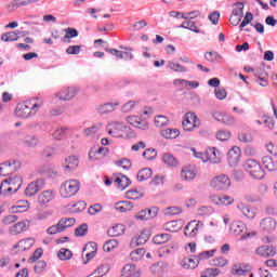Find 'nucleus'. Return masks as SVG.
<instances>
[{"label": "nucleus", "instance_id": "nucleus-1", "mask_svg": "<svg viewBox=\"0 0 277 277\" xmlns=\"http://www.w3.org/2000/svg\"><path fill=\"white\" fill-rule=\"evenodd\" d=\"M43 106L44 100L40 97L28 100L24 103L17 104L15 108V116L16 118L22 119L32 118V116H36V114H38Z\"/></svg>", "mask_w": 277, "mask_h": 277}, {"label": "nucleus", "instance_id": "nucleus-2", "mask_svg": "<svg viewBox=\"0 0 277 277\" xmlns=\"http://www.w3.org/2000/svg\"><path fill=\"white\" fill-rule=\"evenodd\" d=\"M81 189V183L79 180H67L61 185L60 194L62 198H72L77 196Z\"/></svg>", "mask_w": 277, "mask_h": 277}, {"label": "nucleus", "instance_id": "nucleus-3", "mask_svg": "<svg viewBox=\"0 0 277 277\" xmlns=\"http://www.w3.org/2000/svg\"><path fill=\"white\" fill-rule=\"evenodd\" d=\"M243 168L252 179L261 181V179L265 177V172L263 171L261 163L255 159L246 160Z\"/></svg>", "mask_w": 277, "mask_h": 277}, {"label": "nucleus", "instance_id": "nucleus-4", "mask_svg": "<svg viewBox=\"0 0 277 277\" xmlns=\"http://www.w3.org/2000/svg\"><path fill=\"white\" fill-rule=\"evenodd\" d=\"M210 186L212 189H215V192H225V189L230 187V177L226 174L215 175L210 181Z\"/></svg>", "mask_w": 277, "mask_h": 277}, {"label": "nucleus", "instance_id": "nucleus-5", "mask_svg": "<svg viewBox=\"0 0 277 277\" xmlns=\"http://www.w3.org/2000/svg\"><path fill=\"white\" fill-rule=\"evenodd\" d=\"M79 94V89L77 87H64L58 92L54 94L55 98H58V101H72L75 96Z\"/></svg>", "mask_w": 277, "mask_h": 277}, {"label": "nucleus", "instance_id": "nucleus-6", "mask_svg": "<svg viewBox=\"0 0 277 277\" xmlns=\"http://www.w3.org/2000/svg\"><path fill=\"white\" fill-rule=\"evenodd\" d=\"M243 2H236L233 5L232 14L229 16V23L234 27H237L241 23V19L243 18Z\"/></svg>", "mask_w": 277, "mask_h": 277}, {"label": "nucleus", "instance_id": "nucleus-7", "mask_svg": "<svg viewBox=\"0 0 277 277\" xmlns=\"http://www.w3.org/2000/svg\"><path fill=\"white\" fill-rule=\"evenodd\" d=\"M106 131L108 135H111L113 137H127V131H129V128L120 122H113L109 123L106 128Z\"/></svg>", "mask_w": 277, "mask_h": 277}, {"label": "nucleus", "instance_id": "nucleus-8", "mask_svg": "<svg viewBox=\"0 0 277 277\" xmlns=\"http://www.w3.org/2000/svg\"><path fill=\"white\" fill-rule=\"evenodd\" d=\"M184 131H194L200 128V120L194 113H186L182 122Z\"/></svg>", "mask_w": 277, "mask_h": 277}, {"label": "nucleus", "instance_id": "nucleus-9", "mask_svg": "<svg viewBox=\"0 0 277 277\" xmlns=\"http://www.w3.org/2000/svg\"><path fill=\"white\" fill-rule=\"evenodd\" d=\"M205 228V223L200 221H192L189 222L185 228H184V235L185 237H189L190 239H194Z\"/></svg>", "mask_w": 277, "mask_h": 277}, {"label": "nucleus", "instance_id": "nucleus-10", "mask_svg": "<svg viewBox=\"0 0 277 277\" xmlns=\"http://www.w3.org/2000/svg\"><path fill=\"white\" fill-rule=\"evenodd\" d=\"M16 168H21V162L16 160H8L0 164V176H10L13 172H16Z\"/></svg>", "mask_w": 277, "mask_h": 277}, {"label": "nucleus", "instance_id": "nucleus-11", "mask_svg": "<svg viewBox=\"0 0 277 277\" xmlns=\"http://www.w3.org/2000/svg\"><path fill=\"white\" fill-rule=\"evenodd\" d=\"M62 168L65 174H71L76 168H79V157L75 155L66 157L62 163Z\"/></svg>", "mask_w": 277, "mask_h": 277}, {"label": "nucleus", "instance_id": "nucleus-12", "mask_svg": "<svg viewBox=\"0 0 277 277\" xmlns=\"http://www.w3.org/2000/svg\"><path fill=\"white\" fill-rule=\"evenodd\" d=\"M227 161L232 168L239 166V161H241V148L234 146L227 153Z\"/></svg>", "mask_w": 277, "mask_h": 277}, {"label": "nucleus", "instance_id": "nucleus-13", "mask_svg": "<svg viewBox=\"0 0 277 277\" xmlns=\"http://www.w3.org/2000/svg\"><path fill=\"white\" fill-rule=\"evenodd\" d=\"M109 155V148L107 147H93L89 151V159L90 161H101L105 159L106 156Z\"/></svg>", "mask_w": 277, "mask_h": 277}, {"label": "nucleus", "instance_id": "nucleus-14", "mask_svg": "<svg viewBox=\"0 0 277 277\" xmlns=\"http://www.w3.org/2000/svg\"><path fill=\"white\" fill-rule=\"evenodd\" d=\"M44 187V180L43 179H38L36 181L30 182L26 189H25V196L31 197L36 196L40 189Z\"/></svg>", "mask_w": 277, "mask_h": 277}, {"label": "nucleus", "instance_id": "nucleus-15", "mask_svg": "<svg viewBox=\"0 0 277 277\" xmlns=\"http://www.w3.org/2000/svg\"><path fill=\"white\" fill-rule=\"evenodd\" d=\"M252 272V266L246 263L234 264L230 271L233 276H248Z\"/></svg>", "mask_w": 277, "mask_h": 277}, {"label": "nucleus", "instance_id": "nucleus-16", "mask_svg": "<svg viewBox=\"0 0 277 277\" xmlns=\"http://www.w3.org/2000/svg\"><path fill=\"white\" fill-rule=\"evenodd\" d=\"M142 269L137 268L135 264H126L121 269L120 277H141Z\"/></svg>", "mask_w": 277, "mask_h": 277}, {"label": "nucleus", "instance_id": "nucleus-17", "mask_svg": "<svg viewBox=\"0 0 277 277\" xmlns=\"http://www.w3.org/2000/svg\"><path fill=\"white\" fill-rule=\"evenodd\" d=\"M210 202H212V205H216L217 207H228V205H233V202H235V199L228 195H214L210 197Z\"/></svg>", "mask_w": 277, "mask_h": 277}, {"label": "nucleus", "instance_id": "nucleus-18", "mask_svg": "<svg viewBox=\"0 0 277 277\" xmlns=\"http://www.w3.org/2000/svg\"><path fill=\"white\" fill-rule=\"evenodd\" d=\"M197 174L198 171L196 170V167L186 166L182 168L180 176L183 181L192 182L196 179Z\"/></svg>", "mask_w": 277, "mask_h": 277}, {"label": "nucleus", "instance_id": "nucleus-19", "mask_svg": "<svg viewBox=\"0 0 277 277\" xmlns=\"http://www.w3.org/2000/svg\"><path fill=\"white\" fill-rule=\"evenodd\" d=\"M127 122L132 127H135V129H141V131H146V129H148V121L137 116H129Z\"/></svg>", "mask_w": 277, "mask_h": 277}, {"label": "nucleus", "instance_id": "nucleus-20", "mask_svg": "<svg viewBox=\"0 0 277 277\" xmlns=\"http://www.w3.org/2000/svg\"><path fill=\"white\" fill-rule=\"evenodd\" d=\"M213 118L214 120H216L217 122H222L223 124H235V117L226 114V113H222V111H215L213 113Z\"/></svg>", "mask_w": 277, "mask_h": 277}, {"label": "nucleus", "instance_id": "nucleus-21", "mask_svg": "<svg viewBox=\"0 0 277 277\" xmlns=\"http://www.w3.org/2000/svg\"><path fill=\"white\" fill-rule=\"evenodd\" d=\"M29 228V221H21L15 223L13 226L10 227L9 233L11 235H21V233H25Z\"/></svg>", "mask_w": 277, "mask_h": 277}, {"label": "nucleus", "instance_id": "nucleus-22", "mask_svg": "<svg viewBox=\"0 0 277 277\" xmlns=\"http://www.w3.org/2000/svg\"><path fill=\"white\" fill-rule=\"evenodd\" d=\"M114 183L117 185L118 189L121 192H124L129 185H131V180L127 176L123 175L122 173H118L115 176Z\"/></svg>", "mask_w": 277, "mask_h": 277}, {"label": "nucleus", "instance_id": "nucleus-23", "mask_svg": "<svg viewBox=\"0 0 277 277\" xmlns=\"http://www.w3.org/2000/svg\"><path fill=\"white\" fill-rule=\"evenodd\" d=\"M207 161L210 163H220L222 161V154L215 147L207 149Z\"/></svg>", "mask_w": 277, "mask_h": 277}, {"label": "nucleus", "instance_id": "nucleus-24", "mask_svg": "<svg viewBox=\"0 0 277 277\" xmlns=\"http://www.w3.org/2000/svg\"><path fill=\"white\" fill-rule=\"evenodd\" d=\"M120 105V102H108L105 104H102L97 107L98 114H111V111H116V107Z\"/></svg>", "mask_w": 277, "mask_h": 277}, {"label": "nucleus", "instance_id": "nucleus-25", "mask_svg": "<svg viewBox=\"0 0 277 277\" xmlns=\"http://www.w3.org/2000/svg\"><path fill=\"white\" fill-rule=\"evenodd\" d=\"M276 220L266 217L261 221L260 226L264 233H272L273 230H276Z\"/></svg>", "mask_w": 277, "mask_h": 277}, {"label": "nucleus", "instance_id": "nucleus-26", "mask_svg": "<svg viewBox=\"0 0 277 277\" xmlns=\"http://www.w3.org/2000/svg\"><path fill=\"white\" fill-rule=\"evenodd\" d=\"M180 265H181V267H183V269H196V267H198V265H200V262H198V259H196V256L184 258L181 261Z\"/></svg>", "mask_w": 277, "mask_h": 277}, {"label": "nucleus", "instance_id": "nucleus-27", "mask_svg": "<svg viewBox=\"0 0 277 277\" xmlns=\"http://www.w3.org/2000/svg\"><path fill=\"white\" fill-rule=\"evenodd\" d=\"M183 228V222L181 221H170L163 224V229L169 233H179Z\"/></svg>", "mask_w": 277, "mask_h": 277}, {"label": "nucleus", "instance_id": "nucleus-28", "mask_svg": "<svg viewBox=\"0 0 277 277\" xmlns=\"http://www.w3.org/2000/svg\"><path fill=\"white\" fill-rule=\"evenodd\" d=\"M40 0H13L9 8L12 10H18V8H27V5H31L34 3H38Z\"/></svg>", "mask_w": 277, "mask_h": 277}, {"label": "nucleus", "instance_id": "nucleus-29", "mask_svg": "<svg viewBox=\"0 0 277 277\" xmlns=\"http://www.w3.org/2000/svg\"><path fill=\"white\" fill-rule=\"evenodd\" d=\"M11 209L13 213H25V211H29V201L19 200Z\"/></svg>", "mask_w": 277, "mask_h": 277}, {"label": "nucleus", "instance_id": "nucleus-30", "mask_svg": "<svg viewBox=\"0 0 277 277\" xmlns=\"http://www.w3.org/2000/svg\"><path fill=\"white\" fill-rule=\"evenodd\" d=\"M6 181H9L10 187H13V194H16L23 186V177L19 175L6 179Z\"/></svg>", "mask_w": 277, "mask_h": 277}, {"label": "nucleus", "instance_id": "nucleus-31", "mask_svg": "<svg viewBox=\"0 0 277 277\" xmlns=\"http://www.w3.org/2000/svg\"><path fill=\"white\" fill-rule=\"evenodd\" d=\"M262 163L268 172H276L277 170V162L274 160V158L269 156H265L262 158Z\"/></svg>", "mask_w": 277, "mask_h": 277}, {"label": "nucleus", "instance_id": "nucleus-32", "mask_svg": "<svg viewBox=\"0 0 277 277\" xmlns=\"http://www.w3.org/2000/svg\"><path fill=\"white\" fill-rule=\"evenodd\" d=\"M237 209H239V211H241L242 215H245V217H247L248 220H254L256 213L254 212L253 209L249 208L247 205L245 203H239L237 206Z\"/></svg>", "mask_w": 277, "mask_h": 277}, {"label": "nucleus", "instance_id": "nucleus-33", "mask_svg": "<svg viewBox=\"0 0 277 277\" xmlns=\"http://www.w3.org/2000/svg\"><path fill=\"white\" fill-rule=\"evenodd\" d=\"M55 195L53 194V190H43L39 196H38V202L39 205H47L48 202H51Z\"/></svg>", "mask_w": 277, "mask_h": 277}, {"label": "nucleus", "instance_id": "nucleus-34", "mask_svg": "<svg viewBox=\"0 0 277 277\" xmlns=\"http://www.w3.org/2000/svg\"><path fill=\"white\" fill-rule=\"evenodd\" d=\"M229 230L233 235H240L246 230V224L241 221H235L230 224Z\"/></svg>", "mask_w": 277, "mask_h": 277}, {"label": "nucleus", "instance_id": "nucleus-35", "mask_svg": "<svg viewBox=\"0 0 277 277\" xmlns=\"http://www.w3.org/2000/svg\"><path fill=\"white\" fill-rule=\"evenodd\" d=\"M34 243H36V240H34V238H26L19 240L16 248H18L22 252H25V250H29L30 248H32Z\"/></svg>", "mask_w": 277, "mask_h": 277}, {"label": "nucleus", "instance_id": "nucleus-36", "mask_svg": "<svg viewBox=\"0 0 277 277\" xmlns=\"http://www.w3.org/2000/svg\"><path fill=\"white\" fill-rule=\"evenodd\" d=\"M124 225L123 224H116L115 226L108 229L109 237H120V235H124Z\"/></svg>", "mask_w": 277, "mask_h": 277}, {"label": "nucleus", "instance_id": "nucleus-37", "mask_svg": "<svg viewBox=\"0 0 277 277\" xmlns=\"http://www.w3.org/2000/svg\"><path fill=\"white\" fill-rule=\"evenodd\" d=\"M256 254H259V256L267 258V256H274V254H276V251L274 250V248L269 246H262L256 249Z\"/></svg>", "mask_w": 277, "mask_h": 277}, {"label": "nucleus", "instance_id": "nucleus-38", "mask_svg": "<svg viewBox=\"0 0 277 277\" xmlns=\"http://www.w3.org/2000/svg\"><path fill=\"white\" fill-rule=\"evenodd\" d=\"M115 209L120 213H127V211L133 209V203L131 201H119L115 205Z\"/></svg>", "mask_w": 277, "mask_h": 277}, {"label": "nucleus", "instance_id": "nucleus-39", "mask_svg": "<svg viewBox=\"0 0 277 277\" xmlns=\"http://www.w3.org/2000/svg\"><path fill=\"white\" fill-rule=\"evenodd\" d=\"M14 187L10 186V182L4 180L0 185V195L1 196H12L14 194Z\"/></svg>", "mask_w": 277, "mask_h": 277}, {"label": "nucleus", "instance_id": "nucleus-40", "mask_svg": "<svg viewBox=\"0 0 277 277\" xmlns=\"http://www.w3.org/2000/svg\"><path fill=\"white\" fill-rule=\"evenodd\" d=\"M24 144L28 148H36V146H38V144H40V141L38 140V137L36 135L28 134L24 137Z\"/></svg>", "mask_w": 277, "mask_h": 277}, {"label": "nucleus", "instance_id": "nucleus-41", "mask_svg": "<svg viewBox=\"0 0 277 277\" xmlns=\"http://www.w3.org/2000/svg\"><path fill=\"white\" fill-rule=\"evenodd\" d=\"M18 30L9 31L1 35L2 42H16L18 40Z\"/></svg>", "mask_w": 277, "mask_h": 277}, {"label": "nucleus", "instance_id": "nucleus-42", "mask_svg": "<svg viewBox=\"0 0 277 277\" xmlns=\"http://www.w3.org/2000/svg\"><path fill=\"white\" fill-rule=\"evenodd\" d=\"M238 140L242 144H252L254 142V135H252V132L241 131L238 133Z\"/></svg>", "mask_w": 277, "mask_h": 277}, {"label": "nucleus", "instance_id": "nucleus-43", "mask_svg": "<svg viewBox=\"0 0 277 277\" xmlns=\"http://www.w3.org/2000/svg\"><path fill=\"white\" fill-rule=\"evenodd\" d=\"M160 134L166 140H176V136L180 135L181 132H179V129H164L161 130Z\"/></svg>", "mask_w": 277, "mask_h": 277}, {"label": "nucleus", "instance_id": "nucleus-44", "mask_svg": "<svg viewBox=\"0 0 277 277\" xmlns=\"http://www.w3.org/2000/svg\"><path fill=\"white\" fill-rule=\"evenodd\" d=\"M148 239H150V236L146 233H141V235L136 238H133L131 240L130 246H144V243H146V241H148Z\"/></svg>", "mask_w": 277, "mask_h": 277}, {"label": "nucleus", "instance_id": "nucleus-45", "mask_svg": "<svg viewBox=\"0 0 277 277\" xmlns=\"http://www.w3.org/2000/svg\"><path fill=\"white\" fill-rule=\"evenodd\" d=\"M167 68H169L170 70H173V72H187V67L179 63H174V61H169L167 63Z\"/></svg>", "mask_w": 277, "mask_h": 277}, {"label": "nucleus", "instance_id": "nucleus-46", "mask_svg": "<svg viewBox=\"0 0 277 277\" xmlns=\"http://www.w3.org/2000/svg\"><path fill=\"white\" fill-rule=\"evenodd\" d=\"M87 206L85 201H78L76 203L68 205L67 208L71 213H81V211H84Z\"/></svg>", "mask_w": 277, "mask_h": 277}, {"label": "nucleus", "instance_id": "nucleus-47", "mask_svg": "<svg viewBox=\"0 0 277 277\" xmlns=\"http://www.w3.org/2000/svg\"><path fill=\"white\" fill-rule=\"evenodd\" d=\"M213 213H215V210L211 206H203L197 209V215H200V217H209Z\"/></svg>", "mask_w": 277, "mask_h": 277}, {"label": "nucleus", "instance_id": "nucleus-48", "mask_svg": "<svg viewBox=\"0 0 277 277\" xmlns=\"http://www.w3.org/2000/svg\"><path fill=\"white\" fill-rule=\"evenodd\" d=\"M170 239H172L170 234H159L153 238V241L156 243V246H161L162 243H168Z\"/></svg>", "mask_w": 277, "mask_h": 277}, {"label": "nucleus", "instance_id": "nucleus-49", "mask_svg": "<svg viewBox=\"0 0 277 277\" xmlns=\"http://www.w3.org/2000/svg\"><path fill=\"white\" fill-rule=\"evenodd\" d=\"M77 221L74 217H63L58 221V226H61L62 230H66V228H70V226H75Z\"/></svg>", "mask_w": 277, "mask_h": 277}, {"label": "nucleus", "instance_id": "nucleus-50", "mask_svg": "<svg viewBox=\"0 0 277 277\" xmlns=\"http://www.w3.org/2000/svg\"><path fill=\"white\" fill-rule=\"evenodd\" d=\"M162 161L166 163V166H169V168H176V166H179V161L172 154H164Z\"/></svg>", "mask_w": 277, "mask_h": 277}, {"label": "nucleus", "instance_id": "nucleus-51", "mask_svg": "<svg viewBox=\"0 0 277 277\" xmlns=\"http://www.w3.org/2000/svg\"><path fill=\"white\" fill-rule=\"evenodd\" d=\"M126 197L129 200H140V198H144V192L133 188L126 193Z\"/></svg>", "mask_w": 277, "mask_h": 277}, {"label": "nucleus", "instance_id": "nucleus-52", "mask_svg": "<svg viewBox=\"0 0 277 277\" xmlns=\"http://www.w3.org/2000/svg\"><path fill=\"white\" fill-rule=\"evenodd\" d=\"M153 176V169L150 168H144L137 173V181H148Z\"/></svg>", "mask_w": 277, "mask_h": 277}, {"label": "nucleus", "instance_id": "nucleus-53", "mask_svg": "<svg viewBox=\"0 0 277 277\" xmlns=\"http://www.w3.org/2000/svg\"><path fill=\"white\" fill-rule=\"evenodd\" d=\"M145 254L146 250L144 248H138L130 253V259L131 261H142Z\"/></svg>", "mask_w": 277, "mask_h": 277}, {"label": "nucleus", "instance_id": "nucleus-54", "mask_svg": "<svg viewBox=\"0 0 277 277\" xmlns=\"http://www.w3.org/2000/svg\"><path fill=\"white\" fill-rule=\"evenodd\" d=\"M66 35L63 37L62 41L63 42H70L71 38H77L79 36V31L75 28L68 27L65 29Z\"/></svg>", "mask_w": 277, "mask_h": 277}, {"label": "nucleus", "instance_id": "nucleus-55", "mask_svg": "<svg viewBox=\"0 0 277 277\" xmlns=\"http://www.w3.org/2000/svg\"><path fill=\"white\" fill-rule=\"evenodd\" d=\"M57 256L61 261H70L72 259V251L63 248L58 251Z\"/></svg>", "mask_w": 277, "mask_h": 277}, {"label": "nucleus", "instance_id": "nucleus-56", "mask_svg": "<svg viewBox=\"0 0 277 277\" xmlns=\"http://www.w3.org/2000/svg\"><path fill=\"white\" fill-rule=\"evenodd\" d=\"M253 19H254V15L252 14V12H247L242 22L239 25V31H243V27H246L247 25H250V23H252Z\"/></svg>", "mask_w": 277, "mask_h": 277}, {"label": "nucleus", "instance_id": "nucleus-57", "mask_svg": "<svg viewBox=\"0 0 277 277\" xmlns=\"http://www.w3.org/2000/svg\"><path fill=\"white\" fill-rule=\"evenodd\" d=\"M216 250L212 249L209 251H203L201 253H199L198 255H195V259L198 260V262L200 263V261H207V259H211V256H213V254H215Z\"/></svg>", "mask_w": 277, "mask_h": 277}, {"label": "nucleus", "instance_id": "nucleus-58", "mask_svg": "<svg viewBox=\"0 0 277 277\" xmlns=\"http://www.w3.org/2000/svg\"><path fill=\"white\" fill-rule=\"evenodd\" d=\"M222 55H220L217 52H206L205 54V60H207V62H211V64H215V62H217V60H221Z\"/></svg>", "mask_w": 277, "mask_h": 277}, {"label": "nucleus", "instance_id": "nucleus-59", "mask_svg": "<svg viewBox=\"0 0 277 277\" xmlns=\"http://www.w3.org/2000/svg\"><path fill=\"white\" fill-rule=\"evenodd\" d=\"M115 248H118V240L116 239L108 240L103 246L104 252H111Z\"/></svg>", "mask_w": 277, "mask_h": 277}, {"label": "nucleus", "instance_id": "nucleus-60", "mask_svg": "<svg viewBox=\"0 0 277 277\" xmlns=\"http://www.w3.org/2000/svg\"><path fill=\"white\" fill-rule=\"evenodd\" d=\"M94 274H97L96 277H103V276L109 274V265H107V264H102V265H100V266L95 269Z\"/></svg>", "mask_w": 277, "mask_h": 277}, {"label": "nucleus", "instance_id": "nucleus-61", "mask_svg": "<svg viewBox=\"0 0 277 277\" xmlns=\"http://www.w3.org/2000/svg\"><path fill=\"white\" fill-rule=\"evenodd\" d=\"M66 128H56L52 136L54 140H64V137H66Z\"/></svg>", "mask_w": 277, "mask_h": 277}, {"label": "nucleus", "instance_id": "nucleus-62", "mask_svg": "<svg viewBox=\"0 0 277 277\" xmlns=\"http://www.w3.org/2000/svg\"><path fill=\"white\" fill-rule=\"evenodd\" d=\"M143 157L147 161H153V159H157V149H150V148L146 149L143 153Z\"/></svg>", "mask_w": 277, "mask_h": 277}, {"label": "nucleus", "instance_id": "nucleus-63", "mask_svg": "<svg viewBox=\"0 0 277 277\" xmlns=\"http://www.w3.org/2000/svg\"><path fill=\"white\" fill-rule=\"evenodd\" d=\"M168 124V117L158 115L155 117V126L158 128L166 127Z\"/></svg>", "mask_w": 277, "mask_h": 277}, {"label": "nucleus", "instance_id": "nucleus-64", "mask_svg": "<svg viewBox=\"0 0 277 277\" xmlns=\"http://www.w3.org/2000/svg\"><path fill=\"white\" fill-rule=\"evenodd\" d=\"M221 272L220 268H208L201 277H216L220 276Z\"/></svg>", "mask_w": 277, "mask_h": 277}]
</instances>
